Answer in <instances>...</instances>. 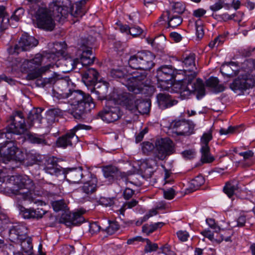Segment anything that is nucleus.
Wrapping results in <instances>:
<instances>
[{"instance_id": "f257e3e1", "label": "nucleus", "mask_w": 255, "mask_h": 255, "mask_svg": "<svg viewBox=\"0 0 255 255\" xmlns=\"http://www.w3.org/2000/svg\"><path fill=\"white\" fill-rule=\"evenodd\" d=\"M52 95L58 100L65 99L70 97L69 102L62 107V111L68 112L76 119L84 118L85 115L94 108L95 105L92 98L79 90H69L68 93H63L53 89Z\"/></svg>"}, {"instance_id": "f03ea898", "label": "nucleus", "mask_w": 255, "mask_h": 255, "mask_svg": "<svg viewBox=\"0 0 255 255\" xmlns=\"http://www.w3.org/2000/svg\"><path fill=\"white\" fill-rule=\"evenodd\" d=\"M71 4L70 0H53L49 6L50 11L46 8H40L36 15L38 27L47 31L53 30L55 24L51 11L55 17L66 18Z\"/></svg>"}, {"instance_id": "7ed1b4c3", "label": "nucleus", "mask_w": 255, "mask_h": 255, "mask_svg": "<svg viewBox=\"0 0 255 255\" xmlns=\"http://www.w3.org/2000/svg\"><path fill=\"white\" fill-rule=\"evenodd\" d=\"M42 111L41 108L31 110L27 117L28 125L25 123L24 115L21 112H13L7 120V130L14 134L21 135L25 134L33 126L40 128L42 120L41 115Z\"/></svg>"}, {"instance_id": "20e7f679", "label": "nucleus", "mask_w": 255, "mask_h": 255, "mask_svg": "<svg viewBox=\"0 0 255 255\" xmlns=\"http://www.w3.org/2000/svg\"><path fill=\"white\" fill-rule=\"evenodd\" d=\"M183 64L186 68L184 71H182V75L184 74L185 78L183 82L186 86L183 87V91L181 92V96H189L191 93L195 91L197 92V98L202 97L205 95V87L203 81L200 79H197L194 81L196 76L195 67V54L190 53L188 54H184L183 55Z\"/></svg>"}, {"instance_id": "39448f33", "label": "nucleus", "mask_w": 255, "mask_h": 255, "mask_svg": "<svg viewBox=\"0 0 255 255\" xmlns=\"http://www.w3.org/2000/svg\"><path fill=\"white\" fill-rule=\"evenodd\" d=\"M6 180L8 183L13 185L11 193L17 196L18 200L42 205L43 202L34 197V184L28 176L25 175H12L7 177Z\"/></svg>"}, {"instance_id": "423d86ee", "label": "nucleus", "mask_w": 255, "mask_h": 255, "mask_svg": "<svg viewBox=\"0 0 255 255\" xmlns=\"http://www.w3.org/2000/svg\"><path fill=\"white\" fill-rule=\"evenodd\" d=\"M142 150L145 154L153 152V156L158 160H163L175 152L173 141L169 138H161L156 140L155 145L149 141L142 143Z\"/></svg>"}, {"instance_id": "0eeeda50", "label": "nucleus", "mask_w": 255, "mask_h": 255, "mask_svg": "<svg viewBox=\"0 0 255 255\" xmlns=\"http://www.w3.org/2000/svg\"><path fill=\"white\" fill-rule=\"evenodd\" d=\"M141 60V70L135 71L133 74L138 77L136 78L138 83H142V89L143 94L149 95L154 92V87L147 83V71L150 70L154 66L153 60L155 56L148 51H139Z\"/></svg>"}, {"instance_id": "6e6552de", "label": "nucleus", "mask_w": 255, "mask_h": 255, "mask_svg": "<svg viewBox=\"0 0 255 255\" xmlns=\"http://www.w3.org/2000/svg\"><path fill=\"white\" fill-rule=\"evenodd\" d=\"M181 73V70L173 69L172 67L164 66L157 70L156 77L160 86L165 90H167L172 85L173 81L181 82L179 92L181 94V92L183 91V87L186 86L183 82V79L179 77L182 75Z\"/></svg>"}, {"instance_id": "1a4fd4ad", "label": "nucleus", "mask_w": 255, "mask_h": 255, "mask_svg": "<svg viewBox=\"0 0 255 255\" xmlns=\"http://www.w3.org/2000/svg\"><path fill=\"white\" fill-rule=\"evenodd\" d=\"M111 76L120 80L123 85H125L128 91L135 94H142V83H138L136 79L138 77L133 73L132 75L126 74L124 71L121 69H113L110 72Z\"/></svg>"}, {"instance_id": "9d476101", "label": "nucleus", "mask_w": 255, "mask_h": 255, "mask_svg": "<svg viewBox=\"0 0 255 255\" xmlns=\"http://www.w3.org/2000/svg\"><path fill=\"white\" fill-rule=\"evenodd\" d=\"M0 154L5 163L11 160L19 162L24 159V152L16 147L13 140L0 143Z\"/></svg>"}, {"instance_id": "9b49d317", "label": "nucleus", "mask_w": 255, "mask_h": 255, "mask_svg": "<svg viewBox=\"0 0 255 255\" xmlns=\"http://www.w3.org/2000/svg\"><path fill=\"white\" fill-rule=\"evenodd\" d=\"M38 43V40L34 37L24 33L20 37L18 43L13 47L11 46L7 49L10 54H18L21 51H28L35 47Z\"/></svg>"}, {"instance_id": "f8f14e48", "label": "nucleus", "mask_w": 255, "mask_h": 255, "mask_svg": "<svg viewBox=\"0 0 255 255\" xmlns=\"http://www.w3.org/2000/svg\"><path fill=\"white\" fill-rule=\"evenodd\" d=\"M255 84V79L250 74H246L239 76L230 85V88L234 92L239 94L252 88Z\"/></svg>"}, {"instance_id": "ddd939ff", "label": "nucleus", "mask_w": 255, "mask_h": 255, "mask_svg": "<svg viewBox=\"0 0 255 255\" xmlns=\"http://www.w3.org/2000/svg\"><path fill=\"white\" fill-rule=\"evenodd\" d=\"M112 106L109 102L106 107L98 114V116L104 122L110 123L115 122L120 119L122 113L119 106Z\"/></svg>"}, {"instance_id": "4468645a", "label": "nucleus", "mask_w": 255, "mask_h": 255, "mask_svg": "<svg viewBox=\"0 0 255 255\" xmlns=\"http://www.w3.org/2000/svg\"><path fill=\"white\" fill-rule=\"evenodd\" d=\"M102 171L104 177L110 182H113L115 180H122L126 185L128 183H132L128 181L127 174L125 172H122L119 169L113 165H107L103 166Z\"/></svg>"}, {"instance_id": "2eb2a0df", "label": "nucleus", "mask_w": 255, "mask_h": 255, "mask_svg": "<svg viewBox=\"0 0 255 255\" xmlns=\"http://www.w3.org/2000/svg\"><path fill=\"white\" fill-rule=\"evenodd\" d=\"M81 50L82 51V53L81 55L80 59L78 58L74 59L70 58L65 60V61H66V63L71 65V70L76 69L77 66L80 64H81L83 66H86L94 63L95 57L93 55L91 48L83 47Z\"/></svg>"}, {"instance_id": "dca6fc26", "label": "nucleus", "mask_w": 255, "mask_h": 255, "mask_svg": "<svg viewBox=\"0 0 255 255\" xmlns=\"http://www.w3.org/2000/svg\"><path fill=\"white\" fill-rule=\"evenodd\" d=\"M84 126L83 125H78L66 134L59 137L56 141L57 146L66 148L68 146H71L73 142H77L79 140L78 137L76 135L75 133L77 130L83 128Z\"/></svg>"}, {"instance_id": "f3484780", "label": "nucleus", "mask_w": 255, "mask_h": 255, "mask_svg": "<svg viewBox=\"0 0 255 255\" xmlns=\"http://www.w3.org/2000/svg\"><path fill=\"white\" fill-rule=\"evenodd\" d=\"M90 172L84 171L80 167L78 168L69 169L65 173V178L72 184H78L80 182L86 180V176H89Z\"/></svg>"}, {"instance_id": "a211bd4d", "label": "nucleus", "mask_w": 255, "mask_h": 255, "mask_svg": "<svg viewBox=\"0 0 255 255\" xmlns=\"http://www.w3.org/2000/svg\"><path fill=\"white\" fill-rule=\"evenodd\" d=\"M84 221V219L81 213L77 212L71 213L68 210H65L60 219V223H64L67 226L78 225L82 223Z\"/></svg>"}, {"instance_id": "6ab92c4d", "label": "nucleus", "mask_w": 255, "mask_h": 255, "mask_svg": "<svg viewBox=\"0 0 255 255\" xmlns=\"http://www.w3.org/2000/svg\"><path fill=\"white\" fill-rule=\"evenodd\" d=\"M28 229L23 224L13 226L9 231V239L12 242H19V241L27 236Z\"/></svg>"}, {"instance_id": "aec40b11", "label": "nucleus", "mask_w": 255, "mask_h": 255, "mask_svg": "<svg viewBox=\"0 0 255 255\" xmlns=\"http://www.w3.org/2000/svg\"><path fill=\"white\" fill-rule=\"evenodd\" d=\"M21 215L24 219H40L46 214V211L41 208L36 209L33 208L26 209L22 206L19 205Z\"/></svg>"}, {"instance_id": "412c9836", "label": "nucleus", "mask_w": 255, "mask_h": 255, "mask_svg": "<svg viewBox=\"0 0 255 255\" xmlns=\"http://www.w3.org/2000/svg\"><path fill=\"white\" fill-rule=\"evenodd\" d=\"M156 100L160 109H165L177 104V101L166 93H160L156 95Z\"/></svg>"}, {"instance_id": "4be33fe9", "label": "nucleus", "mask_w": 255, "mask_h": 255, "mask_svg": "<svg viewBox=\"0 0 255 255\" xmlns=\"http://www.w3.org/2000/svg\"><path fill=\"white\" fill-rule=\"evenodd\" d=\"M99 74L94 68H88L82 73V81L87 86L96 84L98 81Z\"/></svg>"}, {"instance_id": "5701e85b", "label": "nucleus", "mask_w": 255, "mask_h": 255, "mask_svg": "<svg viewBox=\"0 0 255 255\" xmlns=\"http://www.w3.org/2000/svg\"><path fill=\"white\" fill-rule=\"evenodd\" d=\"M90 179L85 181L81 187V190L83 193L89 196L94 193L98 189V179L93 174L90 173V176H88Z\"/></svg>"}, {"instance_id": "b1692460", "label": "nucleus", "mask_w": 255, "mask_h": 255, "mask_svg": "<svg viewBox=\"0 0 255 255\" xmlns=\"http://www.w3.org/2000/svg\"><path fill=\"white\" fill-rule=\"evenodd\" d=\"M44 170L47 173L56 176L62 172V168L58 164L56 158L54 157H49L46 160Z\"/></svg>"}, {"instance_id": "393cba45", "label": "nucleus", "mask_w": 255, "mask_h": 255, "mask_svg": "<svg viewBox=\"0 0 255 255\" xmlns=\"http://www.w3.org/2000/svg\"><path fill=\"white\" fill-rule=\"evenodd\" d=\"M138 99L130 94H126L122 97L123 105L131 113L136 114V107Z\"/></svg>"}, {"instance_id": "a878e982", "label": "nucleus", "mask_w": 255, "mask_h": 255, "mask_svg": "<svg viewBox=\"0 0 255 255\" xmlns=\"http://www.w3.org/2000/svg\"><path fill=\"white\" fill-rule=\"evenodd\" d=\"M42 161V156L33 150L24 153V159L20 162L31 166L34 164L38 163Z\"/></svg>"}, {"instance_id": "bb28decb", "label": "nucleus", "mask_w": 255, "mask_h": 255, "mask_svg": "<svg viewBox=\"0 0 255 255\" xmlns=\"http://www.w3.org/2000/svg\"><path fill=\"white\" fill-rule=\"evenodd\" d=\"M25 138L30 143L44 146L48 145V142L44 134H38L30 132H26Z\"/></svg>"}, {"instance_id": "cd10ccee", "label": "nucleus", "mask_w": 255, "mask_h": 255, "mask_svg": "<svg viewBox=\"0 0 255 255\" xmlns=\"http://www.w3.org/2000/svg\"><path fill=\"white\" fill-rule=\"evenodd\" d=\"M220 72L223 75L232 77L238 74V66L234 62H231L222 65Z\"/></svg>"}, {"instance_id": "c85d7f7f", "label": "nucleus", "mask_w": 255, "mask_h": 255, "mask_svg": "<svg viewBox=\"0 0 255 255\" xmlns=\"http://www.w3.org/2000/svg\"><path fill=\"white\" fill-rule=\"evenodd\" d=\"M43 57L40 54H36L34 57L30 60L24 59L23 60V65L25 69H27V71H33L36 67H38L42 63Z\"/></svg>"}, {"instance_id": "c756f323", "label": "nucleus", "mask_w": 255, "mask_h": 255, "mask_svg": "<svg viewBox=\"0 0 255 255\" xmlns=\"http://www.w3.org/2000/svg\"><path fill=\"white\" fill-rule=\"evenodd\" d=\"M53 67L54 65L49 64L46 66H42L37 70H34L33 71L29 72L26 76V79L28 80H33L38 78L41 77L42 74L49 72L50 69L51 68H53Z\"/></svg>"}, {"instance_id": "7c9ffc66", "label": "nucleus", "mask_w": 255, "mask_h": 255, "mask_svg": "<svg viewBox=\"0 0 255 255\" xmlns=\"http://www.w3.org/2000/svg\"><path fill=\"white\" fill-rule=\"evenodd\" d=\"M206 86L211 89L214 93L223 92L225 87L222 84H219V81L216 77H211L206 81Z\"/></svg>"}, {"instance_id": "2f4dec72", "label": "nucleus", "mask_w": 255, "mask_h": 255, "mask_svg": "<svg viewBox=\"0 0 255 255\" xmlns=\"http://www.w3.org/2000/svg\"><path fill=\"white\" fill-rule=\"evenodd\" d=\"M238 189L239 182L236 180H232L226 184L223 190L224 193L227 194L229 198H232Z\"/></svg>"}, {"instance_id": "473e14b6", "label": "nucleus", "mask_w": 255, "mask_h": 255, "mask_svg": "<svg viewBox=\"0 0 255 255\" xmlns=\"http://www.w3.org/2000/svg\"><path fill=\"white\" fill-rule=\"evenodd\" d=\"M136 107V115L139 113L141 115L147 114L149 113L150 109V103L147 101L142 99H138Z\"/></svg>"}, {"instance_id": "72a5a7b5", "label": "nucleus", "mask_w": 255, "mask_h": 255, "mask_svg": "<svg viewBox=\"0 0 255 255\" xmlns=\"http://www.w3.org/2000/svg\"><path fill=\"white\" fill-rule=\"evenodd\" d=\"M17 244H20L21 249L22 252L27 254H31L33 250V245L32 243V239L31 237L26 236L22 240L19 241V242H15Z\"/></svg>"}, {"instance_id": "f704fd0d", "label": "nucleus", "mask_w": 255, "mask_h": 255, "mask_svg": "<svg viewBox=\"0 0 255 255\" xmlns=\"http://www.w3.org/2000/svg\"><path fill=\"white\" fill-rule=\"evenodd\" d=\"M201 234L205 237L208 238L213 243H220L222 241L225 240L226 241L229 240V238L224 239L222 235H217L214 237V233L209 230H204L201 232Z\"/></svg>"}, {"instance_id": "c9c22d12", "label": "nucleus", "mask_w": 255, "mask_h": 255, "mask_svg": "<svg viewBox=\"0 0 255 255\" xmlns=\"http://www.w3.org/2000/svg\"><path fill=\"white\" fill-rule=\"evenodd\" d=\"M171 9L167 11L166 13H171L173 14L180 15L183 13L185 10L184 3L182 2H170Z\"/></svg>"}, {"instance_id": "e433bc0d", "label": "nucleus", "mask_w": 255, "mask_h": 255, "mask_svg": "<svg viewBox=\"0 0 255 255\" xmlns=\"http://www.w3.org/2000/svg\"><path fill=\"white\" fill-rule=\"evenodd\" d=\"M140 60L139 51L129 57L128 61L129 66L132 69H135L136 71H140L141 70Z\"/></svg>"}, {"instance_id": "4c0bfd02", "label": "nucleus", "mask_w": 255, "mask_h": 255, "mask_svg": "<svg viewBox=\"0 0 255 255\" xmlns=\"http://www.w3.org/2000/svg\"><path fill=\"white\" fill-rule=\"evenodd\" d=\"M239 154L244 158L242 164L244 167H249L254 164L255 160L253 159L254 153L252 150H249L245 152H240Z\"/></svg>"}, {"instance_id": "58836bf2", "label": "nucleus", "mask_w": 255, "mask_h": 255, "mask_svg": "<svg viewBox=\"0 0 255 255\" xmlns=\"http://www.w3.org/2000/svg\"><path fill=\"white\" fill-rule=\"evenodd\" d=\"M168 17V27L175 28L180 25L183 19L179 15L173 14L171 13H166Z\"/></svg>"}, {"instance_id": "ea45409f", "label": "nucleus", "mask_w": 255, "mask_h": 255, "mask_svg": "<svg viewBox=\"0 0 255 255\" xmlns=\"http://www.w3.org/2000/svg\"><path fill=\"white\" fill-rule=\"evenodd\" d=\"M96 84L98 85L97 87L98 90L96 91V92L101 95L102 97L106 96L108 93L109 83L101 79L98 83H96Z\"/></svg>"}, {"instance_id": "a19ab883", "label": "nucleus", "mask_w": 255, "mask_h": 255, "mask_svg": "<svg viewBox=\"0 0 255 255\" xmlns=\"http://www.w3.org/2000/svg\"><path fill=\"white\" fill-rule=\"evenodd\" d=\"M201 161L203 163H211L215 160L214 157L210 154L209 146L201 147Z\"/></svg>"}, {"instance_id": "79ce46f5", "label": "nucleus", "mask_w": 255, "mask_h": 255, "mask_svg": "<svg viewBox=\"0 0 255 255\" xmlns=\"http://www.w3.org/2000/svg\"><path fill=\"white\" fill-rule=\"evenodd\" d=\"M5 8L3 6H0V29L3 30L6 28L9 19L6 15Z\"/></svg>"}, {"instance_id": "37998d69", "label": "nucleus", "mask_w": 255, "mask_h": 255, "mask_svg": "<svg viewBox=\"0 0 255 255\" xmlns=\"http://www.w3.org/2000/svg\"><path fill=\"white\" fill-rule=\"evenodd\" d=\"M59 79V75L56 73H54L51 77L45 78L43 80H38L37 82L38 85L44 87L48 84H54Z\"/></svg>"}, {"instance_id": "c03bdc74", "label": "nucleus", "mask_w": 255, "mask_h": 255, "mask_svg": "<svg viewBox=\"0 0 255 255\" xmlns=\"http://www.w3.org/2000/svg\"><path fill=\"white\" fill-rule=\"evenodd\" d=\"M164 225V223L163 222H158L150 225L146 224L142 226V231L145 233L150 234L155 231L158 228H161Z\"/></svg>"}, {"instance_id": "a18cd8bd", "label": "nucleus", "mask_w": 255, "mask_h": 255, "mask_svg": "<svg viewBox=\"0 0 255 255\" xmlns=\"http://www.w3.org/2000/svg\"><path fill=\"white\" fill-rule=\"evenodd\" d=\"M109 226L103 231L110 235H113L120 229V225L116 221L109 220Z\"/></svg>"}, {"instance_id": "49530a36", "label": "nucleus", "mask_w": 255, "mask_h": 255, "mask_svg": "<svg viewBox=\"0 0 255 255\" xmlns=\"http://www.w3.org/2000/svg\"><path fill=\"white\" fill-rule=\"evenodd\" d=\"M24 59H22L20 58H16L13 59L11 62L10 66L11 68L14 70H20L21 71H27V69L24 68V66L23 65V60Z\"/></svg>"}, {"instance_id": "de8ad7c7", "label": "nucleus", "mask_w": 255, "mask_h": 255, "mask_svg": "<svg viewBox=\"0 0 255 255\" xmlns=\"http://www.w3.org/2000/svg\"><path fill=\"white\" fill-rule=\"evenodd\" d=\"M51 205L55 212H59L60 211H64L65 212L67 210V205L63 200L53 201L51 203Z\"/></svg>"}, {"instance_id": "09e8293b", "label": "nucleus", "mask_w": 255, "mask_h": 255, "mask_svg": "<svg viewBox=\"0 0 255 255\" xmlns=\"http://www.w3.org/2000/svg\"><path fill=\"white\" fill-rule=\"evenodd\" d=\"M2 250L3 255H21L19 252H15L14 247L11 245H5L1 249Z\"/></svg>"}, {"instance_id": "8fccbe9b", "label": "nucleus", "mask_w": 255, "mask_h": 255, "mask_svg": "<svg viewBox=\"0 0 255 255\" xmlns=\"http://www.w3.org/2000/svg\"><path fill=\"white\" fill-rule=\"evenodd\" d=\"M65 45H66V44L64 42H56L54 43V47L51 50V52L57 56L59 55L62 56L64 53L63 48Z\"/></svg>"}, {"instance_id": "3c124183", "label": "nucleus", "mask_w": 255, "mask_h": 255, "mask_svg": "<svg viewBox=\"0 0 255 255\" xmlns=\"http://www.w3.org/2000/svg\"><path fill=\"white\" fill-rule=\"evenodd\" d=\"M138 203V201L135 199H132L130 201L125 202L119 210L120 213L124 215V212L127 209H131L136 206Z\"/></svg>"}, {"instance_id": "603ef678", "label": "nucleus", "mask_w": 255, "mask_h": 255, "mask_svg": "<svg viewBox=\"0 0 255 255\" xmlns=\"http://www.w3.org/2000/svg\"><path fill=\"white\" fill-rule=\"evenodd\" d=\"M24 12V10L22 8H18L16 9L13 14L11 15L10 18L9 19V22L10 21H16L18 22L20 20V19L22 17Z\"/></svg>"}, {"instance_id": "864d4df0", "label": "nucleus", "mask_w": 255, "mask_h": 255, "mask_svg": "<svg viewBox=\"0 0 255 255\" xmlns=\"http://www.w3.org/2000/svg\"><path fill=\"white\" fill-rule=\"evenodd\" d=\"M144 241L146 242V245L144 248V252L145 253H151L155 252L157 250L158 247L157 244L152 243L148 239H144Z\"/></svg>"}, {"instance_id": "5fc2aeb1", "label": "nucleus", "mask_w": 255, "mask_h": 255, "mask_svg": "<svg viewBox=\"0 0 255 255\" xmlns=\"http://www.w3.org/2000/svg\"><path fill=\"white\" fill-rule=\"evenodd\" d=\"M61 114V110L59 109H51L47 111L46 118L51 121L54 120L55 117Z\"/></svg>"}, {"instance_id": "6e6d98bb", "label": "nucleus", "mask_w": 255, "mask_h": 255, "mask_svg": "<svg viewBox=\"0 0 255 255\" xmlns=\"http://www.w3.org/2000/svg\"><path fill=\"white\" fill-rule=\"evenodd\" d=\"M196 34L198 38H202L204 34L203 27L200 20L195 22Z\"/></svg>"}, {"instance_id": "4d7b16f0", "label": "nucleus", "mask_w": 255, "mask_h": 255, "mask_svg": "<svg viewBox=\"0 0 255 255\" xmlns=\"http://www.w3.org/2000/svg\"><path fill=\"white\" fill-rule=\"evenodd\" d=\"M182 123L180 126V130H179V134L184 135L189 133L190 129L192 128L191 125L188 122L185 121H183Z\"/></svg>"}, {"instance_id": "13d9d810", "label": "nucleus", "mask_w": 255, "mask_h": 255, "mask_svg": "<svg viewBox=\"0 0 255 255\" xmlns=\"http://www.w3.org/2000/svg\"><path fill=\"white\" fill-rule=\"evenodd\" d=\"M212 135L211 132L204 133L201 139L202 147L209 146L208 143L212 139Z\"/></svg>"}, {"instance_id": "bf43d9fd", "label": "nucleus", "mask_w": 255, "mask_h": 255, "mask_svg": "<svg viewBox=\"0 0 255 255\" xmlns=\"http://www.w3.org/2000/svg\"><path fill=\"white\" fill-rule=\"evenodd\" d=\"M135 194V191L130 188L127 187L123 191L122 196L126 200L130 199Z\"/></svg>"}, {"instance_id": "052dcab7", "label": "nucleus", "mask_w": 255, "mask_h": 255, "mask_svg": "<svg viewBox=\"0 0 255 255\" xmlns=\"http://www.w3.org/2000/svg\"><path fill=\"white\" fill-rule=\"evenodd\" d=\"M206 222L211 229L215 230V233H218V232L220 231V227L216 224L214 219L208 218L206 219Z\"/></svg>"}, {"instance_id": "680f3d73", "label": "nucleus", "mask_w": 255, "mask_h": 255, "mask_svg": "<svg viewBox=\"0 0 255 255\" xmlns=\"http://www.w3.org/2000/svg\"><path fill=\"white\" fill-rule=\"evenodd\" d=\"M115 198H101L100 199V203L101 205L105 207H111L114 204Z\"/></svg>"}, {"instance_id": "e2e57ef3", "label": "nucleus", "mask_w": 255, "mask_h": 255, "mask_svg": "<svg viewBox=\"0 0 255 255\" xmlns=\"http://www.w3.org/2000/svg\"><path fill=\"white\" fill-rule=\"evenodd\" d=\"M142 32V29L138 26L134 25L130 27L129 34L133 37L140 35Z\"/></svg>"}, {"instance_id": "0e129e2a", "label": "nucleus", "mask_w": 255, "mask_h": 255, "mask_svg": "<svg viewBox=\"0 0 255 255\" xmlns=\"http://www.w3.org/2000/svg\"><path fill=\"white\" fill-rule=\"evenodd\" d=\"M163 195L165 199L171 200L174 197L175 195V191L172 188H170L167 190H163Z\"/></svg>"}, {"instance_id": "69168bd1", "label": "nucleus", "mask_w": 255, "mask_h": 255, "mask_svg": "<svg viewBox=\"0 0 255 255\" xmlns=\"http://www.w3.org/2000/svg\"><path fill=\"white\" fill-rule=\"evenodd\" d=\"M178 238L182 242H186L189 237V233L186 231H179L176 233Z\"/></svg>"}, {"instance_id": "338daca9", "label": "nucleus", "mask_w": 255, "mask_h": 255, "mask_svg": "<svg viewBox=\"0 0 255 255\" xmlns=\"http://www.w3.org/2000/svg\"><path fill=\"white\" fill-rule=\"evenodd\" d=\"M161 253L165 255H176V254L171 250V247L168 244H165L160 248Z\"/></svg>"}, {"instance_id": "774afa93", "label": "nucleus", "mask_w": 255, "mask_h": 255, "mask_svg": "<svg viewBox=\"0 0 255 255\" xmlns=\"http://www.w3.org/2000/svg\"><path fill=\"white\" fill-rule=\"evenodd\" d=\"M238 15H240L241 16H242L244 15V13L240 11L231 15H230L227 13H225L222 14L221 17L224 21H227L229 20L233 19L235 16H238Z\"/></svg>"}]
</instances>
